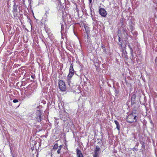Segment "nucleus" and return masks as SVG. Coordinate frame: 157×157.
<instances>
[{
	"instance_id": "obj_19",
	"label": "nucleus",
	"mask_w": 157,
	"mask_h": 157,
	"mask_svg": "<svg viewBox=\"0 0 157 157\" xmlns=\"http://www.w3.org/2000/svg\"><path fill=\"white\" fill-rule=\"evenodd\" d=\"M89 1L90 3H91L92 0H89Z\"/></svg>"
},
{
	"instance_id": "obj_15",
	"label": "nucleus",
	"mask_w": 157,
	"mask_h": 157,
	"mask_svg": "<svg viewBox=\"0 0 157 157\" xmlns=\"http://www.w3.org/2000/svg\"><path fill=\"white\" fill-rule=\"evenodd\" d=\"M133 151H135V150H136V149L135 148V147H134L133 148Z\"/></svg>"
},
{
	"instance_id": "obj_4",
	"label": "nucleus",
	"mask_w": 157,
	"mask_h": 157,
	"mask_svg": "<svg viewBox=\"0 0 157 157\" xmlns=\"http://www.w3.org/2000/svg\"><path fill=\"white\" fill-rule=\"evenodd\" d=\"M36 119L38 122H40L42 119L41 111L40 110H36Z\"/></svg>"
},
{
	"instance_id": "obj_1",
	"label": "nucleus",
	"mask_w": 157,
	"mask_h": 157,
	"mask_svg": "<svg viewBox=\"0 0 157 157\" xmlns=\"http://www.w3.org/2000/svg\"><path fill=\"white\" fill-rule=\"evenodd\" d=\"M74 73V70L73 68V66L72 64H71V66L69 68V72L67 76V81L68 85H70V81Z\"/></svg>"
},
{
	"instance_id": "obj_16",
	"label": "nucleus",
	"mask_w": 157,
	"mask_h": 157,
	"mask_svg": "<svg viewBox=\"0 0 157 157\" xmlns=\"http://www.w3.org/2000/svg\"><path fill=\"white\" fill-rule=\"evenodd\" d=\"M62 147V145H60L59 147V148H60V149H61Z\"/></svg>"
},
{
	"instance_id": "obj_3",
	"label": "nucleus",
	"mask_w": 157,
	"mask_h": 157,
	"mask_svg": "<svg viewBox=\"0 0 157 157\" xmlns=\"http://www.w3.org/2000/svg\"><path fill=\"white\" fill-rule=\"evenodd\" d=\"M133 112L128 116L127 119V121L129 123L132 122L134 121V120H135L136 121V116L133 115Z\"/></svg>"
},
{
	"instance_id": "obj_5",
	"label": "nucleus",
	"mask_w": 157,
	"mask_h": 157,
	"mask_svg": "<svg viewBox=\"0 0 157 157\" xmlns=\"http://www.w3.org/2000/svg\"><path fill=\"white\" fill-rule=\"evenodd\" d=\"M100 14L102 17H106L107 13L106 10L104 8H100L99 9Z\"/></svg>"
},
{
	"instance_id": "obj_14",
	"label": "nucleus",
	"mask_w": 157,
	"mask_h": 157,
	"mask_svg": "<svg viewBox=\"0 0 157 157\" xmlns=\"http://www.w3.org/2000/svg\"><path fill=\"white\" fill-rule=\"evenodd\" d=\"M98 154H94V157H98Z\"/></svg>"
},
{
	"instance_id": "obj_11",
	"label": "nucleus",
	"mask_w": 157,
	"mask_h": 157,
	"mask_svg": "<svg viewBox=\"0 0 157 157\" xmlns=\"http://www.w3.org/2000/svg\"><path fill=\"white\" fill-rule=\"evenodd\" d=\"M18 100H17V99H14L13 100V102L14 103H17L18 102Z\"/></svg>"
},
{
	"instance_id": "obj_9",
	"label": "nucleus",
	"mask_w": 157,
	"mask_h": 157,
	"mask_svg": "<svg viewBox=\"0 0 157 157\" xmlns=\"http://www.w3.org/2000/svg\"><path fill=\"white\" fill-rule=\"evenodd\" d=\"M58 145L57 144H56L53 147V149H57L58 148Z\"/></svg>"
},
{
	"instance_id": "obj_7",
	"label": "nucleus",
	"mask_w": 157,
	"mask_h": 157,
	"mask_svg": "<svg viewBox=\"0 0 157 157\" xmlns=\"http://www.w3.org/2000/svg\"><path fill=\"white\" fill-rule=\"evenodd\" d=\"M100 151V148L98 147V146H96L95 149V150L94 153L95 154H99V152Z\"/></svg>"
},
{
	"instance_id": "obj_17",
	"label": "nucleus",
	"mask_w": 157,
	"mask_h": 157,
	"mask_svg": "<svg viewBox=\"0 0 157 157\" xmlns=\"http://www.w3.org/2000/svg\"><path fill=\"white\" fill-rule=\"evenodd\" d=\"M118 40L120 41V37H119Z\"/></svg>"
},
{
	"instance_id": "obj_10",
	"label": "nucleus",
	"mask_w": 157,
	"mask_h": 157,
	"mask_svg": "<svg viewBox=\"0 0 157 157\" xmlns=\"http://www.w3.org/2000/svg\"><path fill=\"white\" fill-rule=\"evenodd\" d=\"M13 10L14 12H16L17 11V7L15 5L13 6Z\"/></svg>"
},
{
	"instance_id": "obj_2",
	"label": "nucleus",
	"mask_w": 157,
	"mask_h": 157,
	"mask_svg": "<svg viewBox=\"0 0 157 157\" xmlns=\"http://www.w3.org/2000/svg\"><path fill=\"white\" fill-rule=\"evenodd\" d=\"M59 88L62 92L65 91L67 89L65 82L62 80H59L58 82Z\"/></svg>"
},
{
	"instance_id": "obj_6",
	"label": "nucleus",
	"mask_w": 157,
	"mask_h": 157,
	"mask_svg": "<svg viewBox=\"0 0 157 157\" xmlns=\"http://www.w3.org/2000/svg\"><path fill=\"white\" fill-rule=\"evenodd\" d=\"M77 155L78 157H83V155L81 151L79 149H76Z\"/></svg>"
},
{
	"instance_id": "obj_8",
	"label": "nucleus",
	"mask_w": 157,
	"mask_h": 157,
	"mask_svg": "<svg viewBox=\"0 0 157 157\" xmlns=\"http://www.w3.org/2000/svg\"><path fill=\"white\" fill-rule=\"evenodd\" d=\"M114 122H115V124H116V126H117L116 128H117V130L119 131L120 127V124H119V123L116 120L114 121Z\"/></svg>"
},
{
	"instance_id": "obj_18",
	"label": "nucleus",
	"mask_w": 157,
	"mask_h": 157,
	"mask_svg": "<svg viewBox=\"0 0 157 157\" xmlns=\"http://www.w3.org/2000/svg\"><path fill=\"white\" fill-rule=\"evenodd\" d=\"M101 48H104V47L103 45H102Z\"/></svg>"
},
{
	"instance_id": "obj_13",
	"label": "nucleus",
	"mask_w": 157,
	"mask_h": 157,
	"mask_svg": "<svg viewBox=\"0 0 157 157\" xmlns=\"http://www.w3.org/2000/svg\"><path fill=\"white\" fill-rule=\"evenodd\" d=\"M61 29L62 31L64 29V27H63V25H61Z\"/></svg>"
},
{
	"instance_id": "obj_20",
	"label": "nucleus",
	"mask_w": 157,
	"mask_h": 157,
	"mask_svg": "<svg viewBox=\"0 0 157 157\" xmlns=\"http://www.w3.org/2000/svg\"><path fill=\"white\" fill-rule=\"evenodd\" d=\"M131 50L132 51V49L131 48Z\"/></svg>"
},
{
	"instance_id": "obj_12",
	"label": "nucleus",
	"mask_w": 157,
	"mask_h": 157,
	"mask_svg": "<svg viewBox=\"0 0 157 157\" xmlns=\"http://www.w3.org/2000/svg\"><path fill=\"white\" fill-rule=\"evenodd\" d=\"M57 153L58 154H59L60 153V148H59L57 151Z\"/></svg>"
}]
</instances>
